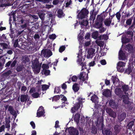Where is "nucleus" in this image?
I'll list each match as a JSON object with an SVG mask.
<instances>
[{"mask_svg": "<svg viewBox=\"0 0 135 135\" xmlns=\"http://www.w3.org/2000/svg\"><path fill=\"white\" fill-rule=\"evenodd\" d=\"M23 68V65H20L17 66L16 68V70L18 72H20L22 71Z\"/></svg>", "mask_w": 135, "mask_h": 135, "instance_id": "nucleus-40", "label": "nucleus"}, {"mask_svg": "<svg viewBox=\"0 0 135 135\" xmlns=\"http://www.w3.org/2000/svg\"><path fill=\"white\" fill-rule=\"evenodd\" d=\"M111 94L110 90L108 89L105 90L103 92V95L107 97H110L111 95Z\"/></svg>", "mask_w": 135, "mask_h": 135, "instance_id": "nucleus-19", "label": "nucleus"}, {"mask_svg": "<svg viewBox=\"0 0 135 135\" xmlns=\"http://www.w3.org/2000/svg\"><path fill=\"white\" fill-rule=\"evenodd\" d=\"M101 64L103 65H105L107 64V62L105 59H103L100 61Z\"/></svg>", "mask_w": 135, "mask_h": 135, "instance_id": "nucleus-61", "label": "nucleus"}, {"mask_svg": "<svg viewBox=\"0 0 135 135\" xmlns=\"http://www.w3.org/2000/svg\"><path fill=\"white\" fill-rule=\"evenodd\" d=\"M134 122L133 121H130L127 124V127L128 128L131 129L134 124Z\"/></svg>", "mask_w": 135, "mask_h": 135, "instance_id": "nucleus-35", "label": "nucleus"}, {"mask_svg": "<svg viewBox=\"0 0 135 135\" xmlns=\"http://www.w3.org/2000/svg\"><path fill=\"white\" fill-rule=\"evenodd\" d=\"M122 88L123 91L124 92H126L128 90V85H125L122 86Z\"/></svg>", "mask_w": 135, "mask_h": 135, "instance_id": "nucleus-43", "label": "nucleus"}, {"mask_svg": "<svg viewBox=\"0 0 135 135\" xmlns=\"http://www.w3.org/2000/svg\"><path fill=\"white\" fill-rule=\"evenodd\" d=\"M98 31H95L92 34L93 38L95 39H96L98 37Z\"/></svg>", "mask_w": 135, "mask_h": 135, "instance_id": "nucleus-44", "label": "nucleus"}, {"mask_svg": "<svg viewBox=\"0 0 135 135\" xmlns=\"http://www.w3.org/2000/svg\"><path fill=\"white\" fill-rule=\"evenodd\" d=\"M60 98V95H56L54 96L52 98V101H56L57 100H59Z\"/></svg>", "mask_w": 135, "mask_h": 135, "instance_id": "nucleus-49", "label": "nucleus"}, {"mask_svg": "<svg viewBox=\"0 0 135 135\" xmlns=\"http://www.w3.org/2000/svg\"><path fill=\"white\" fill-rule=\"evenodd\" d=\"M126 64L123 62L119 61L117 64V67H123Z\"/></svg>", "mask_w": 135, "mask_h": 135, "instance_id": "nucleus-46", "label": "nucleus"}, {"mask_svg": "<svg viewBox=\"0 0 135 135\" xmlns=\"http://www.w3.org/2000/svg\"><path fill=\"white\" fill-rule=\"evenodd\" d=\"M65 46H61L59 49V51L61 53L63 51L65 50Z\"/></svg>", "mask_w": 135, "mask_h": 135, "instance_id": "nucleus-56", "label": "nucleus"}, {"mask_svg": "<svg viewBox=\"0 0 135 135\" xmlns=\"http://www.w3.org/2000/svg\"><path fill=\"white\" fill-rule=\"evenodd\" d=\"M78 79V77L75 75H74L72 76L71 78V79L72 81L75 82L76 80Z\"/></svg>", "mask_w": 135, "mask_h": 135, "instance_id": "nucleus-59", "label": "nucleus"}, {"mask_svg": "<svg viewBox=\"0 0 135 135\" xmlns=\"http://www.w3.org/2000/svg\"><path fill=\"white\" fill-rule=\"evenodd\" d=\"M133 32L132 31H128L125 32L124 35L127 37L132 38L133 36Z\"/></svg>", "mask_w": 135, "mask_h": 135, "instance_id": "nucleus-25", "label": "nucleus"}, {"mask_svg": "<svg viewBox=\"0 0 135 135\" xmlns=\"http://www.w3.org/2000/svg\"><path fill=\"white\" fill-rule=\"evenodd\" d=\"M59 2V0H54L52 2V4L54 5L57 4Z\"/></svg>", "mask_w": 135, "mask_h": 135, "instance_id": "nucleus-64", "label": "nucleus"}, {"mask_svg": "<svg viewBox=\"0 0 135 135\" xmlns=\"http://www.w3.org/2000/svg\"><path fill=\"white\" fill-rule=\"evenodd\" d=\"M106 111L109 115L112 117L115 118L116 117V113L112 110L110 108H107L106 109Z\"/></svg>", "mask_w": 135, "mask_h": 135, "instance_id": "nucleus-7", "label": "nucleus"}, {"mask_svg": "<svg viewBox=\"0 0 135 135\" xmlns=\"http://www.w3.org/2000/svg\"><path fill=\"white\" fill-rule=\"evenodd\" d=\"M109 104L111 107L113 108L117 109L118 107V104L112 100H111L109 101Z\"/></svg>", "mask_w": 135, "mask_h": 135, "instance_id": "nucleus-15", "label": "nucleus"}, {"mask_svg": "<svg viewBox=\"0 0 135 135\" xmlns=\"http://www.w3.org/2000/svg\"><path fill=\"white\" fill-rule=\"evenodd\" d=\"M18 40L17 39L15 40L14 42L13 46L15 48H16V47H18V45L19 46L18 43Z\"/></svg>", "mask_w": 135, "mask_h": 135, "instance_id": "nucleus-55", "label": "nucleus"}, {"mask_svg": "<svg viewBox=\"0 0 135 135\" xmlns=\"http://www.w3.org/2000/svg\"><path fill=\"white\" fill-rule=\"evenodd\" d=\"M7 40L5 34H3L1 37H0V41L5 42Z\"/></svg>", "mask_w": 135, "mask_h": 135, "instance_id": "nucleus-42", "label": "nucleus"}, {"mask_svg": "<svg viewBox=\"0 0 135 135\" xmlns=\"http://www.w3.org/2000/svg\"><path fill=\"white\" fill-rule=\"evenodd\" d=\"M111 79L114 84L115 83H117L119 81V79L115 76H112Z\"/></svg>", "mask_w": 135, "mask_h": 135, "instance_id": "nucleus-31", "label": "nucleus"}, {"mask_svg": "<svg viewBox=\"0 0 135 135\" xmlns=\"http://www.w3.org/2000/svg\"><path fill=\"white\" fill-rule=\"evenodd\" d=\"M126 50L128 51L129 53L133 52V47L130 44H128L126 45Z\"/></svg>", "mask_w": 135, "mask_h": 135, "instance_id": "nucleus-16", "label": "nucleus"}, {"mask_svg": "<svg viewBox=\"0 0 135 135\" xmlns=\"http://www.w3.org/2000/svg\"><path fill=\"white\" fill-rule=\"evenodd\" d=\"M72 4V1L71 0H70L69 2H66L65 4V7H68L71 4Z\"/></svg>", "mask_w": 135, "mask_h": 135, "instance_id": "nucleus-62", "label": "nucleus"}, {"mask_svg": "<svg viewBox=\"0 0 135 135\" xmlns=\"http://www.w3.org/2000/svg\"><path fill=\"white\" fill-rule=\"evenodd\" d=\"M42 72L44 73V74L45 75L47 76L49 75L50 73V71L49 70L43 69L42 70Z\"/></svg>", "mask_w": 135, "mask_h": 135, "instance_id": "nucleus-39", "label": "nucleus"}, {"mask_svg": "<svg viewBox=\"0 0 135 135\" xmlns=\"http://www.w3.org/2000/svg\"><path fill=\"white\" fill-rule=\"evenodd\" d=\"M121 98H122L123 102L125 104H129L130 102L129 101V98L127 95H123Z\"/></svg>", "mask_w": 135, "mask_h": 135, "instance_id": "nucleus-12", "label": "nucleus"}, {"mask_svg": "<svg viewBox=\"0 0 135 135\" xmlns=\"http://www.w3.org/2000/svg\"><path fill=\"white\" fill-rule=\"evenodd\" d=\"M88 22L87 20H83L80 23V24L83 26H87L88 25Z\"/></svg>", "mask_w": 135, "mask_h": 135, "instance_id": "nucleus-47", "label": "nucleus"}, {"mask_svg": "<svg viewBox=\"0 0 135 135\" xmlns=\"http://www.w3.org/2000/svg\"><path fill=\"white\" fill-rule=\"evenodd\" d=\"M115 94L118 95L120 98H121L122 96L123 92L121 89L119 88H116L115 90Z\"/></svg>", "mask_w": 135, "mask_h": 135, "instance_id": "nucleus-14", "label": "nucleus"}, {"mask_svg": "<svg viewBox=\"0 0 135 135\" xmlns=\"http://www.w3.org/2000/svg\"><path fill=\"white\" fill-rule=\"evenodd\" d=\"M49 87V85L46 84H44L42 86V88L43 90H46L48 89Z\"/></svg>", "mask_w": 135, "mask_h": 135, "instance_id": "nucleus-51", "label": "nucleus"}, {"mask_svg": "<svg viewBox=\"0 0 135 135\" xmlns=\"http://www.w3.org/2000/svg\"><path fill=\"white\" fill-rule=\"evenodd\" d=\"M83 100H85L84 99H83L81 97H79L78 98L77 100L78 102L75 104L74 107L71 108V112L72 113L75 112L76 111L79 109L81 104L82 105L83 103L84 102V101H83Z\"/></svg>", "mask_w": 135, "mask_h": 135, "instance_id": "nucleus-2", "label": "nucleus"}, {"mask_svg": "<svg viewBox=\"0 0 135 135\" xmlns=\"http://www.w3.org/2000/svg\"><path fill=\"white\" fill-rule=\"evenodd\" d=\"M132 70L130 67H128L127 69L125 71V73L129 74H130L132 72Z\"/></svg>", "mask_w": 135, "mask_h": 135, "instance_id": "nucleus-53", "label": "nucleus"}, {"mask_svg": "<svg viewBox=\"0 0 135 135\" xmlns=\"http://www.w3.org/2000/svg\"><path fill=\"white\" fill-rule=\"evenodd\" d=\"M119 58L120 60H125L126 59L125 54L121 50H120L119 52Z\"/></svg>", "mask_w": 135, "mask_h": 135, "instance_id": "nucleus-13", "label": "nucleus"}, {"mask_svg": "<svg viewBox=\"0 0 135 135\" xmlns=\"http://www.w3.org/2000/svg\"><path fill=\"white\" fill-rule=\"evenodd\" d=\"M38 14L39 17L41 20V21L45 19V14L44 12L41 11L39 12Z\"/></svg>", "mask_w": 135, "mask_h": 135, "instance_id": "nucleus-28", "label": "nucleus"}, {"mask_svg": "<svg viewBox=\"0 0 135 135\" xmlns=\"http://www.w3.org/2000/svg\"><path fill=\"white\" fill-rule=\"evenodd\" d=\"M60 88V87H56L54 91V93H59L61 91Z\"/></svg>", "mask_w": 135, "mask_h": 135, "instance_id": "nucleus-50", "label": "nucleus"}, {"mask_svg": "<svg viewBox=\"0 0 135 135\" xmlns=\"http://www.w3.org/2000/svg\"><path fill=\"white\" fill-rule=\"evenodd\" d=\"M17 63V60L16 59H14L13 61H12L11 63L10 67L11 69H12L14 67Z\"/></svg>", "mask_w": 135, "mask_h": 135, "instance_id": "nucleus-37", "label": "nucleus"}, {"mask_svg": "<svg viewBox=\"0 0 135 135\" xmlns=\"http://www.w3.org/2000/svg\"><path fill=\"white\" fill-rule=\"evenodd\" d=\"M80 117V114L78 113H76L74 117V121L76 122L77 123L78 122L79 120Z\"/></svg>", "mask_w": 135, "mask_h": 135, "instance_id": "nucleus-29", "label": "nucleus"}, {"mask_svg": "<svg viewBox=\"0 0 135 135\" xmlns=\"http://www.w3.org/2000/svg\"><path fill=\"white\" fill-rule=\"evenodd\" d=\"M95 49L93 48H91L89 49L88 51L87 57L88 58H92L95 54Z\"/></svg>", "mask_w": 135, "mask_h": 135, "instance_id": "nucleus-11", "label": "nucleus"}, {"mask_svg": "<svg viewBox=\"0 0 135 135\" xmlns=\"http://www.w3.org/2000/svg\"><path fill=\"white\" fill-rule=\"evenodd\" d=\"M103 118H101L99 121V118H98L96 121H95L96 126L98 129L102 131L103 135H111V132L110 130L109 129H106L104 131L103 130L104 126L103 124Z\"/></svg>", "mask_w": 135, "mask_h": 135, "instance_id": "nucleus-1", "label": "nucleus"}, {"mask_svg": "<svg viewBox=\"0 0 135 135\" xmlns=\"http://www.w3.org/2000/svg\"><path fill=\"white\" fill-rule=\"evenodd\" d=\"M121 126L120 125L116 124L114 127V134L117 135L120 132L121 129Z\"/></svg>", "mask_w": 135, "mask_h": 135, "instance_id": "nucleus-10", "label": "nucleus"}, {"mask_svg": "<svg viewBox=\"0 0 135 135\" xmlns=\"http://www.w3.org/2000/svg\"><path fill=\"white\" fill-rule=\"evenodd\" d=\"M112 20H110V18L108 19H107L104 22L105 25L107 26H109L112 22Z\"/></svg>", "mask_w": 135, "mask_h": 135, "instance_id": "nucleus-30", "label": "nucleus"}, {"mask_svg": "<svg viewBox=\"0 0 135 135\" xmlns=\"http://www.w3.org/2000/svg\"><path fill=\"white\" fill-rule=\"evenodd\" d=\"M49 66L48 64H43L42 66V68L43 69L45 68L46 69H48L49 68Z\"/></svg>", "mask_w": 135, "mask_h": 135, "instance_id": "nucleus-54", "label": "nucleus"}, {"mask_svg": "<svg viewBox=\"0 0 135 135\" xmlns=\"http://www.w3.org/2000/svg\"><path fill=\"white\" fill-rule=\"evenodd\" d=\"M126 114L125 112H123L118 116V119L121 121L123 120L126 118Z\"/></svg>", "mask_w": 135, "mask_h": 135, "instance_id": "nucleus-24", "label": "nucleus"}, {"mask_svg": "<svg viewBox=\"0 0 135 135\" xmlns=\"http://www.w3.org/2000/svg\"><path fill=\"white\" fill-rule=\"evenodd\" d=\"M47 19L46 20H45V19L44 20L41 21L42 24L41 26L42 27L43 26H48V22H49L50 18L49 17H47Z\"/></svg>", "mask_w": 135, "mask_h": 135, "instance_id": "nucleus-22", "label": "nucleus"}, {"mask_svg": "<svg viewBox=\"0 0 135 135\" xmlns=\"http://www.w3.org/2000/svg\"><path fill=\"white\" fill-rule=\"evenodd\" d=\"M27 46L28 47V50L29 51L32 50L33 49V46L32 45V46H31V44L30 42H28L27 44Z\"/></svg>", "mask_w": 135, "mask_h": 135, "instance_id": "nucleus-48", "label": "nucleus"}, {"mask_svg": "<svg viewBox=\"0 0 135 135\" xmlns=\"http://www.w3.org/2000/svg\"><path fill=\"white\" fill-rule=\"evenodd\" d=\"M52 0H35L36 2H42L44 4L51 3Z\"/></svg>", "mask_w": 135, "mask_h": 135, "instance_id": "nucleus-32", "label": "nucleus"}, {"mask_svg": "<svg viewBox=\"0 0 135 135\" xmlns=\"http://www.w3.org/2000/svg\"><path fill=\"white\" fill-rule=\"evenodd\" d=\"M132 38H130L128 37H127L125 35H123L122 38V42L124 44L129 42L131 41V39Z\"/></svg>", "mask_w": 135, "mask_h": 135, "instance_id": "nucleus-17", "label": "nucleus"}, {"mask_svg": "<svg viewBox=\"0 0 135 135\" xmlns=\"http://www.w3.org/2000/svg\"><path fill=\"white\" fill-rule=\"evenodd\" d=\"M90 34L89 33H86L85 36V39L87 40L89 38Z\"/></svg>", "mask_w": 135, "mask_h": 135, "instance_id": "nucleus-63", "label": "nucleus"}, {"mask_svg": "<svg viewBox=\"0 0 135 135\" xmlns=\"http://www.w3.org/2000/svg\"><path fill=\"white\" fill-rule=\"evenodd\" d=\"M116 17L118 21V22H119L120 21V18L121 16V15L120 13V12L119 11L117 12L115 14Z\"/></svg>", "mask_w": 135, "mask_h": 135, "instance_id": "nucleus-45", "label": "nucleus"}, {"mask_svg": "<svg viewBox=\"0 0 135 135\" xmlns=\"http://www.w3.org/2000/svg\"><path fill=\"white\" fill-rule=\"evenodd\" d=\"M32 96L34 98H37L38 97L39 95L38 92L33 93L32 95Z\"/></svg>", "mask_w": 135, "mask_h": 135, "instance_id": "nucleus-52", "label": "nucleus"}, {"mask_svg": "<svg viewBox=\"0 0 135 135\" xmlns=\"http://www.w3.org/2000/svg\"><path fill=\"white\" fill-rule=\"evenodd\" d=\"M80 65L82 66V69L81 70V71L83 70H84V66L86 64L85 62H81L79 64Z\"/></svg>", "mask_w": 135, "mask_h": 135, "instance_id": "nucleus-60", "label": "nucleus"}, {"mask_svg": "<svg viewBox=\"0 0 135 135\" xmlns=\"http://www.w3.org/2000/svg\"><path fill=\"white\" fill-rule=\"evenodd\" d=\"M132 17L128 19L126 21V24L124 26L127 27L128 26H129V28L132 29L133 28H135V17H134L133 21L132 23Z\"/></svg>", "mask_w": 135, "mask_h": 135, "instance_id": "nucleus-4", "label": "nucleus"}, {"mask_svg": "<svg viewBox=\"0 0 135 135\" xmlns=\"http://www.w3.org/2000/svg\"><path fill=\"white\" fill-rule=\"evenodd\" d=\"M12 73V71L11 70H9L3 74V76L4 77H7L9 76Z\"/></svg>", "mask_w": 135, "mask_h": 135, "instance_id": "nucleus-34", "label": "nucleus"}, {"mask_svg": "<svg viewBox=\"0 0 135 135\" xmlns=\"http://www.w3.org/2000/svg\"><path fill=\"white\" fill-rule=\"evenodd\" d=\"M91 132L94 134H96L97 133V128L94 126H92L91 128Z\"/></svg>", "mask_w": 135, "mask_h": 135, "instance_id": "nucleus-36", "label": "nucleus"}, {"mask_svg": "<svg viewBox=\"0 0 135 135\" xmlns=\"http://www.w3.org/2000/svg\"><path fill=\"white\" fill-rule=\"evenodd\" d=\"M68 129V132L70 135H78L79 134L78 130L73 127H70Z\"/></svg>", "mask_w": 135, "mask_h": 135, "instance_id": "nucleus-9", "label": "nucleus"}, {"mask_svg": "<svg viewBox=\"0 0 135 135\" xmlns=\"http://www.w3.org/2000/svg\"><path fill=\"white\" fill-rule=\"evenodd\" d=\"M5 127L6 128H9L10 127V123L11 121L10 119H6L5 120Z\"/></svg>", "mask_w": 135, "mask_h": 135, "instance_id": "nucleus-33", "label": "nucleus"}, {"mask_svg": "<svg viewBox=\"0 0 135 135\" xmlns=\"http://www.w3.org/2000/svg\"><path fill=\"white\" fill-rule=\"evenodd\" d=\"M99 29V32L100 33H102L105 31L106 29L105 28L103 27H101Z\"/></svg>", "mask_w": 135, "mask_h": 135, "instance_id": "nucleus-58", "label": "nucleus"}, {"mask_svg": "<svg viewBox=\"0 0 135 135\" xmlns=\"http://www.w3.org/2000/svg\"><path fill=\"white\" fill-rule=\"evenodd\" d=\"M32 68L34 71L36 73H38L40 70L41 64L39 63L38 60L37 59H36L32 61Z\"/></svg>", "mask_w": 135, "mask_h": 135, "instance_id": "nucleus-3", "label": "nucleus"}, {"mask_svg": "<svg viewBox=\"0 0 135 135\" xmlns=\"http://www.w3.org/2000/svg\"><path fill=\"white\" fill-rule=\"evenodd\" d=\"M45 112L38 111L37 110V116L38 117H40L42 116L44 114Z\"/></svg>", "mask_w": 135, "mask_h": 135, "instance_id": "nucleus-41", "label": "nucleus"}, {"mask_svg": "<svg viewBox=\"0 0 135 135\" xmlns=\"http://www.w3.org/2000/svg\"><path fill=\"white\" fill-rule=\"evenodd\" d=\"M89 12L86 8H83L81 10L78 15V17L79 19H83L87 17Z\"/></svg>", "mask_w": 135, "mask_h": 135, "instance_id": "nucleus-5", "label": "nucleus"}, {"mask_svg": "<svg viewBox=\"0 0 135 135\" xmlns=\"http://www.w3.org/2000/svg\"><path fill=\"white\" fill-rule=\"evenodd\" d=\"M57 16L59 18H61L65 16V14L64 13L62 9H59L57 11Z\"/></svg>", "mask_w": 135, "mask_h": 135, "instance_id": "nucleus-20", "label": "nucleus"}, {"mask_svg": "<svg viewBox=\"0 0 135 135\" xmlns=\"http://www.w3.org/2000/svg\"><path fill=\"white\" fill-rule=\"evenodd\" d=\"M80 84L77 83L74 84L73 85L72 89L75 92L78 91L79 89Z\"/></svg>", "mask_w": 135, "mask_h": 135, "instance_id": "nucleus-18", "label": "nucleus"}, {"mask_svg": "<svg viewBox=\"0 0 135 135\" xmlns=\"http://www.w3.org/2000/svg\"><path fill=\"white\" fill-rule=\"evenodd\" d=\"M100 21H101V22H96L95 24V27L97 28H99L101 27L102 26L103 23H102V21L103 19L101 18L99 19Z\"/></svg>", "mask_w": 135, "mask_h": 135, "instance_id": "nucleus-21", "label": "nucleus"}, {"mask_svg": "<svg viewBox=\"0 0 135 135\" xmlns=\"http://www.w3.org/2000/svg\"><path fill=\"white\" fill-rule=\"evenodd\" d=\"M22 62L24 63L25 64L27 62H28L30 60L29 58L27 55H25L23 56H22Z\"/></svg>", "mask_w": 135, "mask_h": 135, "instance_id": "nucleus-26", "label": "nucleus"}, {"mask_svg": "<svg viewBox=\"0 0 135 135\" xmlns=\"http://www.w3.org/2000/svg\"><path fill=\"white\" fill-rule=\"evenodd\" d=\"M0 45L2 47V48L3 49H7L8 47V45L5 43H1L0 44Z\"/></svg>", "mask_w": 135, "mask_h": 135, "instance_id": "nucleus-38", "label": "nucleus"}, {"mask_svg": "<svg viewBox=\"0 0 135 135\" xmlns=\"http://www.w3.org/2000/svg\"><path fill=\"white\" fill-rule=\"evenodd\" d=\"M98 97L96 95L94 94L91 97L90 100L93 102L95 103H98Z\"/></svg>", "mask_w": 135, "mask_h": 135, "instance_id": "nucleus-23", "label": "nucleus"}, {"mask_svg": "<svg viewBox=\"0 0 135 135\" xmlns=\"http://www.w3.org/2000/svg\"><path fill=\"white\" fill-rule=\"evenodd\" d=\"M117 69L118 71L122 72L124 71V69H123V67H117Z\"/></svg>", "mask_w": 135, "mask_h": 135, "instance_id": "nucleus-57", "label": "nucleus"}, {"mask_svg": "<svg viewBox=\"0 0 135 135\" xmlns=\"http://www.w3.org/2000/svg\"><path fill=\"white\" fill-rule=\"evenodd\" d=\"M41 54L43 55L44 57L49 58L51 56L52 54V52L50 50L46 49H43L41 51Z\"/></svg>", "mask_w": 135, "mask_h": 135, "instance_id": "nucleus-6", "label": "nucleus"}, {"mask_svg": "<svg viewBox=\"0 0 135 135\" xmlns=\"http://www.w3.org/2000/svg\"><path fill=\"white\" fill-rule=\"evenodd\" d=\"M28 98L27 95H21V96L20 100L22 102H26L27 101Z\"/></svg>", "mask_w": 135, "mask_h": 135, "instance_id": "nucleus-27", "label": "nucleus"}, {"mask_svg": "<svg viewBox=\"0 0 135 135\" xmlns=\"http://www.w3.org/2000/svg\"><path fill=\"white\" fill-rule=\"evenodd\" d=\"M6 110L8 109V111H9L10 113L13 115H15L16 114V112L14 110L12 106L7 105L4 106Z\"/></svg>", "mask_w": 135, "mask_h": 135, "instance_id": "nucleus-8", "label": "nucleus"}]
</instances>
